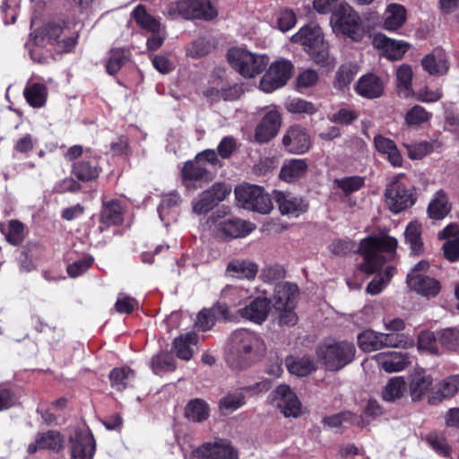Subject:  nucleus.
Segmentation results:
<instances>
[{
    "label": "nucleus",
    "mask_w": 459,
    "mask_h": 459,
    "mask_svg": "<svg viewBox=\"0 0 459 459\" xmlns=\"http://www.w3.org/2000/svg\"><path fill=\"white\" fill-rule=\"evenodd\" d=\"M24 96L31 107L41 108L47 100V87L42 83H33L25 88Z\"/></svg>",
    "instance_id": "obj_43"
},
{
    "label": "nucleus",
    "mask_w": 459,
    "mask_h": 459,
    "mask_svg": "<svg viewBox=\"0 0 459 459\" xmlns=\"http://www.w3.org/2000/svg\"><path fill=\"white\" fill-rule=\"evenodd\" d=\"M266 346L262 336L247 329H238L230 337L227 362L234 369H243L260 361Z\"/></svg>",
    "instance_id": "obj_1"
},
{
    "label": "nucleus",
    "mask_w": 459,
    "mask_h": 459,
    "mask_svg": "<svg viewBox=\"0 0 459 459\" xmlns=\"http://www.w3.org/2000/svg\"><path fill=\"white\" fill-rule=\"evenodd\" d=\"M433 383L429 374L424 369H417L411 376L410 392L412 400H419L429 390Z\"/></svg>",
    "instance_id": "obj_38"
},
{
    "label": "nucleus",
    "mask_w": 459,
    "mask_h": 459,
    "mask_svg": "<svg viewBox=\"0 0 459 459\" xmlns=\"http://www.w3.org/2000/svg\"><path fill=\"white\" fill-rule=\"evenodd\" d=\"M358 113L351 108H342L331 115L329 117L332 123L339 124L342 126H349L352 124L357 118Z\"/></svg>",
    "instance_id": "obj_63"
},
{
    "label": "nucleus",
    "mask_w": 459,
    "mask_h": 459,
    "mask_svg": "<svg viewBox=\"0 0 459 459\" xmlns=\"http://www.w3.org/2000/svg\"><path fill=\"white\" fill-rule=\"evenodd\" d=\"M128 50L126 48H113L109 52V56L106 65L108 74H116L128 60Z\"/></svg>",
    "instance_id": "obj_49"
},
{
    "label": "nucleus",
    "mask_w": 459,
    "mask_h": 459,
    "mask_svg": "<svg viewBox=\"0 0 459 459\" xmlns=\"http://www.w3.org/2000/svg\"><path fill=\"white\" fill-rule=\"evenodd\" d=\"M227 58L234 70L247 78L255 77L264 72L269 62L266 55L252 53L241 48H230Z\"/></svg>",
    "instance_id": "obj_5"
},
{
    "label": "nucleus",
    "mask_w": 459,
    "mask_h": 459,
    "mask_svg": "<svg viewBox=\"0 0 459 459\" xmlns=\"http://www.w3.org/2000/svg\"><path fill=\"white\" fill-rule=\"evenodd\" d=\"M412 76L411 67L408 65H402L396 70L397 88L403 97L409 96L411 91Z\"/></svg>",
    "instance_id": "obj_48"
},
{
    "label": "nucleus",
    "mask_w": 459,
    "mask_h": 459,
    "mask_svg": "<svg viewBox=\"0 0 459 459\" xmlns=\"http://www.w3.org/2000/svg\"><path fill=\"white\" fill-rule=\"evenodd\" d=\"M308 169L307 163L304 159H291L281 169L280 178L285 182H294L303 178Z\"/></svg>",
    "instance_id": "obj_34"
},
{
    "label": "nucleus",
    "mask_w": 459,
    "mask_h": 459,
    "mask_svg": "<svg viewBox=\"0 0 459 459\" xmlns=\"http://www.w3.org/2000/svg\"><path fill=\"white\" fill-rule=\"evenodd\" d=\"M378 360L381 368L388 373L402 371L409 363L408 354L405 352L381 353Z\"/></svg>",
    "instance_id": "obj_37"
},
{
    "label": "nucleus",
    "mask_w": 459,
    "mask_h": 459,
    "mask_svg": "<svg viewBox=\"0 0 459 459\" xmlns=\"http://www.w3.org/2000/svg\"><path fill=\"white\" fill-rule=\"evenodd\" d=\"M439 345L446 351L459 349V329L455 327L445 328L437 331Z\"/></svg>",
    "instance_id": "obj_45"
},
{
    "label": "nucleus",
    "mask_w": 459,
    "mask_h": 459,
    "mask_svg": "<svg viewBox=\"0 0 459 459\" xmlns=\"http://www.w3.org/2000/svg\"><path fill=\"white\" fill-rule=\"evenodd\" d=\"M273 199L282 215L299 217L308 209V203L305 198L290 192L274 190Z\"/></svg>",
    "instance_id": "obj_17"
},
{
    "label": "nucleus",
    "mask_w": 459,
    "mask_h": 459,
    "mask_svg": "<svg viewBox=\"0 0 459 459\" xmlns=\"http://www.w3.org/2000/svg\"><path fill=\"white\" fill-rule=\"evenodd\" d=\"M374 145L379 153L386 156L392 166H402L403 157L393 140L378 134L374 138Z\"/></svg>",
    "instance_id": "obj_32"
},
{
    "label": "nucleus",
    "mask_w": 459,
    "mask_h": 459,
    "mask_svg": "<svg viewBox=\"0 0 459 459\" xmlns=\"http://www.w3.org/2000/svg\"><path fill=\"white\" fill-rule=\"evenodd\" d=\"M180 202V196L177 192L165 195L157 209L160 221H165L169 215L174 218V213H176Z\"/></svg>",
    "instance_id": "obj_42"
},
{
    "label": "nucleus",
    "mask_w": 459,
    "mask_h": 459,
    "mask_svg": "<svg viewBox=\"0 0 459 459\" xmlns=\"http://www.w3.org/2000/svg\"><path fill=\"white\" fill-rule=\"evenodd\" d=\"M356 349L352 342H337L325 343L317 347L316 353L329 370H339L351 363L355 356Z\"/></svg>",
    "instance_id": "obj_6"
},
{
    "label": "nucleus",
    "mask_w": 459,
    "mask_h": 459,
    "mask_svg": "<svg viewBox=\"0 0 459 459\" xmlns=\"http://www.w3.org/2000/svg\"><path fill=\"white\" fill-rule=\"evenodd\" d=\"M108 378L111 387L118 392H122L132 386L135 378V373L128 367H121L113 368Z\"/></svg>",
    "instance_id": "obj_35"
},
{
    "label": "nucleus",
    "mask_w": 459,
    "mask_h": 459,
    "mask_svg": "<svg viewBox=\"0 0 459 459\" xmlns=\"http://www.w3.org/2000/svg\"><path fill=\"white\" fill-rule=\"evenodd\" d=\"M407 283L425 297H435L440 290L439 281L426 275H415V273L407 274Z\"/></svg>",
    "instance_id": "obj_27"
},
{
    "label": "nucleus",
    "mask_w": 459,
    "mask_h": 459,
    "mask_svg": "<svg viewBox=\"0 0 459 459\" xmlns=\"http://www.w3.org/2000/svg\"><path fill=\"white\" fill-rule=\"evenodd\" d=\"M261 278L264 282L276 283L285 278V270L280 264L268 265L263 268Z\"/></svg>",
    "instance_id": "obj_64"
},
{
    "label": "nucleus",
    "mask_w": 459,
    "mask_h": 459,
    "mask_svg": "<svg viewBox=\"0 0 459 459\" xmlns=\"http://www.w3.org/2000/svg\"><path fill=\"white\" fill-rule=\"evenodd\" d=\"M181 174L182 182L187 189L201 187L202 182L212 179L206 165L196 158L185 163Z\"/></svg>",
    "instance_id": "obj_19"
},
{
    "label": "nucleus",
    "mask_w": 459,
    "mask_h": 459,
    "mask_svg": "<svg viewBox=\"0 0 459 459\" xmlns=\"http://www.w3.org/2000/svg\"><path fill=\"white\" fill-rule=\"evenodd\" d=\"M95 440L86 427L74 429L70 437L71 459H92L95 453Z\"/></svg>",
    "instance_id": "obj_15"
},
{
    "label": "nucleus",
    "mask_w": 459,
    "mask_h": 459,
    "mask_svg": "<svg viewBox=\"0 0 459 459\" xmlns=\"http://www.w3.org/2000/svg\"><path fill=\"white\" fill-rule=\"evenodd\" d=\"M330 24L333 30L355 42L362 41L367 31L359 14L347 3H340L333 10Z\"/></svg>",
    "instance_id": "obj_4"
},
{
    "label": "nucleus",
    "mask_w": 459,
    "mask_h": 459,
    "mask_svg": "<svg viewBox=\"0 0 459 459\" xmlns=\"http://www.w3.org/2000/svg\"><path fill=\"white\" fill-rule=\"evenodd\" d=\"M100 167L96 157L84 158L74 162L72 166L73 175L82 182L95 180L100 173Z\"/></svg>",
    "instance_id": "obj_26"
},
{
    "label": "nucleus",
    "mask_w": 459,
    "mask_h": 459,
    "mask_svg": "<svg viewBox=\"0 0 459 459\" xmlns=\"http://www.w3.org/2000/svg\"><path fill=\"white\" fill-rule=\"evenodd\" d=\"M426 440L429 446L440 455L444 457L450 455L451 448L443 434L437 432L429 433Z\"/></svg>",
    "instance_id": "obj_58"
},
{
    "label": "nucleus",
    "mask_w": 459,
    "mask_h": 459,
    "mask_svg": "<svg viewBox=\"0 0 459 459\" xmlns=\"http://www.w3.org/2000/svg\"><path fill=\"white\" fill-rule=\"evenodd\" d=\"M407 385L403 377H392L385 386L383 398L385 401H394L401 398L406 391Z\"/></svg>",
    "instance_id": "obj_44"
},
{
    "label": "nucleus",
    "mask_w": 459,
    "mask_h": 459,
    "mask_svg": "<svg viewBox=\"0 0 459 459\" xmlns=\"http://www.w3.org/2000/svg\"><path fill=\"white\" fill-rule=\"evenodd\" d=\"M258 272V265L249 260L235 259L226 267V273L238 279L253 280Z\"/></svg>",
    "instance_id": "obj_30"
},
{
    "label": "nucleus",
    "mask_w": 459,
    "mask_h": 459,
    "mask_svg": "<svg viewBox=\"0 0 459 459\" xmlns=\"http://www.w3.org/2000/svg\"><path fill=\"white\" fill-rule=\"evenodd\" d=\"M292 70L293 65L288 60L280 59L272 63L260 81L261 91L269 93L284 86L291 77Z\"/></svg>",
    "instance_id": "obj_12"
},
{
    "label": "nucleus",
    "mask_w": 459,
    "mask_h": 459,
    "mask_svg": "<svg viewBox=\"0 0 459 459\" xmlns=\"http://www.w3.org/2000/svg\"><path fill=\"white\" fill-rule=\"evenodd\" d=\"M286 109L294 114L313 115L317 109L312 102L300 98L290 99L285 104Z\"/></svg>",
    "instance_id": "obj_57"
},
{
    "label": "nucleus",
    "mask_w": 459,
    "mask_h": 459,
    "mask_svg": "<svg viewBox=\"0 0 459 459\" xmlns=\"http://www.w3.org/2000/svg\"><path fill=\"white\" fill-rule=\"evenodd\" d=\"M63 445L64 438L62 435L58 431L48 430L38 433L35 440L29 444L27 452L31 455L41 449L59 451Z\"/></svg>",
    "instance_id": "obj_23"
},
{
    "label": "nucleus",
    "mask_w": 459,
    "mask_h": 459,
    "mask_svg": "<svg viewBox=\"0 0 459 459\" xmlns=\"http://www.w3.org/2000/svg\"><path fill=\"white\" fill-rule=\"evenodd\" d=\"M270 397L273 404L277 407L285 417L297 418L301 414V402L289 385H279L270 394Z\"/></svg>",
    "instance_id": "obj_14"
},
{
    "label": "nucleus",
    "mask_w": 459,
    "mask_h": 459,
    "mask_svg": "<svg viewBox=\"0 0 459 459\" xmlns=\"http://www.w3.org/2000/svg\"><path fill=\"white\" fill-rule=\"evenodd\" d=\"M431 117L432 113L420 105H415L406 112L405 122L411 126H417L429 122Z\"/></svg>",
    "instance_id": "obj_54"
},
{
    "label": "nucleus",
    "mask_w": 459,
    "mask_h": 459,
    "mask_svg": "<svg viewBox=\"0 0 459 459\" xmlns=\"http://www.w3.org/2000/svg\"><path fill=\"white\" fill-rule=\"evenodd\" d=\"M208 406L201 399L191 401L186 407V416L193 421H203L208 418Z\"/></svg>",
    "instance_id": "obj_53"
},
{
    "label": "nucleus",
    "mask_w": 459,
    "mask_h": 459,
    "mask_svg": "<svg viewBox=\"0 0 459 459\" xmlns=\"http://www.w3.org/2000/svg\"><path fill=\"white\" fill-rule=\"evenodd\" d=\"M231 192V188L222 183H216L204 191L196 201L193 202V211L197 214L206 213L223 201Z\"/></svg>",
    "instance_id": "obj_16"
},
{
    "label": "nucleus",
    "mask_w": 459,
    "mask_h": 459,
    "mask_svg": "<svg viewBox=\"0 0 459 459\" xmlns=\"http://www.w3.org/2000/svg\"><path fill=\"white\" fill-rule=\"evenodd\" d=\"M421 65L425 71L435 76L444 75L449 69L447 58L441 50L427 55L422 59Z\"/></svg>",
    "instance_id": "obj_31"
},
{
    "label": "nucleus",
    "mask_w": 459,
    "mask_h": 459,
    "mask_svg": "<svg viewBox=\"0 0 459 459\" xmlns=\"http://www.w3.org/2000/svg\"><path fill=\"white\" fill-rule=\"evenodd\" d=\"M384 82L374 74H364L355 86L356 92L368 100L380 98L384 94Z\"/></svg>",
    "instance_id": "obj_24"
},
{
    "label": "nucleus",
    "mask_w": 459,
    "mask_h": 459,
    "mask_svg": "<svg viewBox=\"0 0 459 459\" xmlns=\"http://www.w3.org/2000/svg\"><path fill=\"white\" fill-rule=\"evenodd\" d=\"M397 240L393 237H368L359 245L358 251L363 256L360 271L372 274L380 269L387 259L393 257Z\"/></svg>",
    "instance_id": "obj_2"
},
{
    "label": "nucleus",
    "mask_w": 459,
    "mask_h": 459,
    "mask_svg": "<svg viewBox=\"0 0 459 459\" xmlns=\"http://www.w3.org/2000/svg\"><path fill=\"white\" fill-rule=\"evenodd\" d=\"M385 202L391 212H401L411 207L416 202L415 189L400 181L391 182L385 192Z\"/></svg>",
    "instance_id": "obj_11"
},
{
    "label": "nucleus",
    "mask_w": 459,
    "mask_h": 459,
    "mask_svg": "<svg viewBox=\"0 0 459 459\" xmlns=\"http://www.w3.org/2000/svg\"><path fill=\"white\" fill-rule=\"evenodd\" d=\"M245 395L242 392L228 394L220 401V409L225 412H232L245 404Z\"/></svg>",
    "instance_id": "obj_56"
},
{
    "label": "nucleus",
    "mask_w": 459,
    "mask_h": 459,
    "mask_svg": "<svg viewBox=\"0 0 459 459\" xmlns=\"http://www.w3.org/2000/svg\"><path fill=\"white\" fill-rule=\"evenodd\" d=\"M282 145L292 154H304L311 148V139L307 130L301 126H290L282 137Z\"/></svg>",
    "instance_id": "obj_18"
},
{
    "label": "nucleus",
    "mask_w": 459,
    "mask_h": 459,
    "mask_svg": "<svg viewBox=\"0 0 459 459\" xmlns=\"http://www.w3.org/2000/svg\"><path fill=\"white\" fill-rule=\"evenodd\" d=\"M452 205L449 202L446 193L440 189L437 191L431 198L427 212L432 220H443L451 212Z\"/></svg>",
    "instance_id": "obj_29"
},
{
    "label": "nucleus",
    "mask_w": 459,
    "mask_h": 459,
    "mask_svg": "<svg viewBox=\"0 0 459 459\" xmlns=\"http://www.w3.org/2000/svg\"><path fill=\"white\" fill-rule=\"evenodd\" d=\"M381 349L385 347L408 349L414 345V341L403 333H381Z\"/></svg>",
    "instance_id": "obj_46"
},
{
    "label": "nucleus",
    "mask_w": 459,
    "mask_h": 459,
    "mask_svg": "<svg viewBox=\"0 0 459 459\" xmlns=\"http://www.w3.org/2000/svg\"><path fill=\"white\" fill-rule=\"evenodd\" d=\"M235 196L238 204L247 210L267 214L273 208L270 195L256 185L245 184L236 186Z\"/></svg>",
    "instance_id": "obj_7"
},
{
    "label": "nucleus",
    "mask_w": 459,
    "mask_h": 459,
    "mask_svg": "<svg viewBox=\"0 0 459 459\" xmlns=\"http://www.w3.org/2000/svg\"><path fill=\"white\" fill-rule=\"evenodd\" d=\"M247 296V290L243 288L237 287V286L227 285L221 290L222 299L229 300V302L232 306L240 305L241 300L246 299Z\"/></svg>",
    "instance_id": "obj_61"
},
{
    "label": "nucleus",
    "mask_w": 459,
    "mask_h": 459,
    "mask_svg": "<svg viewBox=\"0 0 459 459\" xmlns=\"http://www.w3.org/2000/svg\"><path fill=\"white\" fill-rule=\"evenodd\" d=\"M299 288L296 284L284 282L274 290L273 307L275 309L295 307Z\"/></svg>",
    "instance_id": "obj_28"
},
{
    "label": "nucleus",
    "mask_w": 459,
    "mask_h": 459,
    "mask_svg": "<svg viewBox=\"0 0 459 459\" xmlns=\"http://www.w3.org/2000/svg\"><path fill=\"white\" fill-rule=\"evenodd\" d=\"M333 183L345 195H349L360 190L364 186L365 178L360 176H350L335 178Z\"/></svg>",
    "instance_id": "obj_51"
},
{
    "label": "nucleus",
    "mask_w": 459,
    "mask_h": 459,
    "mask_svg": "<svg viewBox=\"0 0 459 459\" xmlns=\"http://www.w3.org/2000/svg\"><path fill=\"white\" fill-rule=\"evenodd\" d=\"M208 224L217 237L226 238H243L255 229L254 223L238 218L211 217Z\"/></svg>",
    "instance_id": "obj_9"
},
{
    "label": "nucleus",
    "mask_w": 459,
    "mask_h": 459,
    "mask_svg": "<svg viewBox=\"0 0 459 459\" xmlns=\"http://www.w3.org/2000/svg\"><path fill=\"white\" fill-rule=\"evenodd\" d=\"M66 23L63 22V25L59 22H50L30 34L35 38L37 44L43 45H57L63 51H70L76 44V37L69 36L61 39Z\"/></svg>",
    "instance_id": "obj_10"
},
{
    "label": "nucleus",
    "mask_w": 459,
    "mask_h": 459,
    "mask_svg": "<svg viewBox=\"0 0 459 459\" xmlns=\"http://www.w3.org/2000/svg\"><path fill=\"white\" fill-rule=\"evenodd\" d=\"M406 21V10L399 4H390L387 5L383 21V28L386 30L394 31L401 28Z\"/></svg>",
    "instance_id": "obj_33"
},
{
    "label": "nucleus",
    "mask_w": 459,
    "mask_h": 459,
    "mask_svg": "<svg viewBox=\"0 0 459 459\" xmlns=\"http://www.w3.org/2000/svg\"><path fill=\"white\" fill-rule=\"evenodd\" d=\"M459 390V375L450 376L442 380L437 388V395L440 399L450 398Z\"/></svg>",
    "instance_id": "obj_55"
},
{
    "label": "nucleus",
    "mask_w": 459,
    "mask_h": 459,
    "mask_svg": "<svg viewBox=\"0 0 459 459\" xmlns=\"http://www.w3.org/2000/svg\"><path fill=\"white\" fill-rule=\"evenodd\" d=\"M420 233L421 226L417 221L411 222L404 232L405 240L410 245L411 251L415 254H420L423 248Z\"/></svg>",
    "instance_id": "obj_50"
},
{
    "label": "nucleus",
    "mask_w": 459,
    "mask_h": 459,
    "mask_svg": "<svg viewBox=\"0 0 459 459\" xmlns=\"http://www.w3.org/2000/svg\"><path fill=\"white\" fill-rule=\"evenodd\" d=\"M23 231L24 226L21 221L16 220L10 221L6 240L13 246H19L24 239Z\"/></svg>",
    "instance_id": "obj_62"
},
{
    "label": "nucleus",
    "mask_w": 459,
    "mask_h": 459,
    "mask_svg": "<svg viewBox=\"0 0 459 459\" xmlns=\"http://www.w3.org/2000/svg\"><path fill=\"white\" fill-rule=\"evenodd\" d=\"M271 300L266 297H256L238 310L243 319L256 325L263 324L271 311Z\"/></svg>",
    "instance_id": "obj_20"
},
{
    "label": "nucleus",
    "mask_w": 459,
    "mask_h": 459,
    "mask_svg": "<svg viewBox=\"0 0 459 459\" xmlns=\"http://www.w3.org/2000/svg\"><path fill=\"white\" fill-rule=\"evenodd\" d=\"M437 331L429 332L424 331L419 334L418 337V348L420 351H425L430 354L438 355L440 350L438 347Z\"/></svg>",
    "instance_id": "obj_52"
},
{
    "label": "nucleus",
    "mask_w": 459,
    "mask_h": 459,
    "mask_svg": "<svg viewBox=\"0 0 459 459\" xmlns=\"http://www.w3.org/2000/svg\"><path fill=\"white\" fill-rule=\"evenodd\" d=\"M190 457L193 459H238V454L229 440L216 438L193 450Z\"/></svg>",
    "instance_id": "obj_13"
},
{
    "label": "nucleus",
    "mask_w": 459,
    "mask_h": 459,
    "mask_svg": "<svg viewBox=\"0 0 459 459\" xmlns=\"http://www.w3.org/2000/svg\"><path fill=\"white\" fill-rule=\"evenodd\" d=\"M291 41L303 46L311 59L318 65L322 67L333 65L328 45L325 41L321 28L317 24L308 23L304 25L291 37Z\"/></svg>",
    "instance_id": "obj_3"
},
{
    "label": "nucleus",
    "mask_w": 459,
    "mask_h": 459,
    "mask_svg": "<svg viewBox=\"0 0 459 459\" xmlns=\"http://www.w3.org/2000/svg\"><path fill=\"white\" fill-rule=\"evenodd\" d=\"M153 371L158 374L160 371H172L175 369V359L169 353H160L152 359Z\"/></svg>",
    "instance_id": "obj_60"
},
{
    "label": "nucleus",
    "mask_w": 459,
    "mask_h": 459,
    "mask_svg": "<svg viewBox=\"0 0 459 459\" xmlns=\"http://www.w3.org/2000/svg\"><path fill=\"white\" fill-rule=\"evenodd\" d=\"M123 221V208L117 200L103 202L98 230L102 233L111 225Z\"/></svg>",
    "instance_id": "obj_25"
},
{
    "label": "nucleus",
    "mask_w": 459,
    "mask_h": 459,
    "mask_svg": "<svg viewBox=\"0 0 459 459\" xmlns=\"http://www.w3.org/2000/svg\"><path fill=\"white\" fill-rule=\"evenodd\" d=\"M381 333L368 329L358 334L357 341L359 349L371 352L381 349Z\"/></svg>",
    "instance_id": "obj_41"
},
{
    "label": "nucleus",
    "mask_w": 459,
    "mask_h": 459,
    "mask_svg": "<svg viewBox=\"0 0 459 459\" xmlns=\"http://www.w3.org/2000/svg\"><path fill=\"white\" fill-rule=\"evenodd\" d=\"M94 258L91 255H84L80 259L70 264L66 272L72 278H76L85 273L93 264Z\"/></svg>",
    "instance_id": "obj_59"
},
{
    "label": "nucleus",
    "mask_w": 459,
    "mask_h": 459,
    "mask_svg": "<svg viewBox=\"0 0 459 459\" xmlns=\"http://www.w3.org/2000/svg\"><path fill=\"white\" fill-rule=\"evenodd\" d=\"M198 342V335L190 332L176 338L173 342V348L178 358L183 360H189L193 357V348Z\"/></svg>",
    "instance_id": "obj_36"
},
{
    "label": "nucleus",
    "mask_w": 459,
    "mask_h": 459,
    "mask_svg": "<svg viewBox=\"0 0 459 459\" xmlns=\"http://www.w3.org/2000/svg\"><path fill=\"white\" fill-rule=\"evenodd\" d=\"M373 46L382 50L383 56L390 60L401 59L409 48V44L390 39L382 33L374 36Z\"/></svg>",
    "instance_id": "obj_22"
},
{
    "label": "nucleus",
    "mask_w": 459,
    "mask_h": 459,
    "mask_svg": "<svg viewBox=\"0 0 459 459\" xmlns=\"http://www.w3.org/2000/svg\"><path fill=\"white\" fill-rule=\"evenodd\" d=\"M359 72V66L353 63H344L335 73L333 87L340 91H345L349 89L351 82Z\"/></svg>",
    "instance_id": "obj_39"
},
{
    "label": "nucleus",
    "mask_w": 459,
    "mask_h": 459,
    "mask_svg": "<svg viewBox=\"0 0 459 459\" xmlns=\"http://www.w3.org/2000/svg\"><path fill=\"white\" fill-rule=\"evenodd\" d=\"M281 126V115L275 109L269 110L257 125L255 132V140L259 143H265L276 136Z\"/></svg>",
    "instance_id": "obj_21"
},
{
    "label": "nucleus",
    "mask_w": 459,
    "mask_h": 459,
    "mask_svg": "<svg viewBox=\"0 0 459 459\" xmlns=\"http://www.w3.org/2000/svg\"><path fill=\"white\" fill-rule=\"evenodd\" d=\"M133 16L141 28L153 33L160 30L159 21L147 13L143 5H137L133 11Z\"/></svg>",
    "instance_id": "obj_47"
},
{
    "label": "nucleus",
    "mask_w": 459,
    "mask_h": 459,
    "mask_svg": "<svg viewBox=\"0 0 459 459\" xmlns=\"http://www.w3.org/2000/svg\"><path fill=\"white\" fill-rule=\"evenodd\" d=\"M167 14L171 19L179 17L186 20H212L217 15L210 0H179L168 6Z\"/></svg>",
    "instance_id": "obj_8"
},
{
    "label": "nucleus",
    "mask_w": 459,
    "mask_h": 459,
    "mask_svg": "<svg viewBox=\"0 0 459 459\" xmlns=\"http://www.w3.org/2000/svg\"><path fill=\"white\" fill-rule=\"evenodd\" d=\"M286 367L291 375L306 377L316 369L314 360L307 356L296 358L289 356L285 359Z\"/></svg>",
    "instance_id": "obj_40"
}]
</instances>
